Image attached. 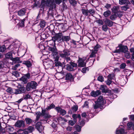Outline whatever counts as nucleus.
Segmentation results:
<instances>
[{"mask_svg":"<svg viewBox=\"0 0 134 134\" xmlns=\"http://www.w3.org/2000/svg\"><path fill=\"white\" fill-rule=\"evenodd\" d=\"M55 38L52 37V39L47 42V45L49 47L48 49L50 51L49 53H51L54 59L55 66L58 67L62 68L61 63L59 62L58 60L59 58V55L58 54L57 50L55 46Z\"/></svg>","mask_w":134,"mask_h":134,"instance_id":"nucleus-1","label":"nucleus"},{"mask_svg":"<svg viewBox=\"0 0 134 134\" xmlns=\"http://www.w3.org/2000/svg\"><path fill=\"white\" fill-rule=\"evenodd\" d=\"M127 130H125L122 128H119L117 129L116 131V134H129L127 130L134 131V124L131 122H129L127 124Z\"/></svg>","mask_w":134,"mask_h":134,"instance_id":"nucleus-2","label":"nucleus"},{"mask_svg":"<svg viewBox=\"0 0 134 134\" xmlns=\"http://www.w3.org/2000/svg\"><path fill=\"white\" fill-rule=\"evenodd\" d=\"M47 111V110L46 109H42L41 111V116H43V118L45 119L42 120L41 121L42 122L43 121L44 123H48L49 121L48 119L51 118V116L49 114V113Z\"/></svg>","mask_w":134,"mask_h":134,"instance_id":"nucleus-3","label":"nucleus"},{"mask_svg":"<svg viewBox=\"0 0 134 134\" xmlns=\"http://www.w3.org/2000/svg\"><path fill=\"white\" fill-rule=\"evenodd\" d=\"M37 85V84L36 82L31 81L27 83L26 86V90L29 91L32 89H35Z\"/></svg>","mask_w":134,"mask_h":134,"instance_id":"nucleus-4","label":"nucleus"},{"mask_svg":"<svg viewBox=\"0 0 134 134\" xmlns=\"http://www.w3.org/2000/svg\"><path fill=\"white\" fill-rule=\"evenodd\" d=\"M53 3L52 2L51 0H42L41 2V5L43 6H47L49 7L52 8H55L56 7V5L54 4L53 5Z\"/></svg>","mask_w":134,"mask_h":134,"instance_id":"nucleus-5","label":"nucleus"},{"mask_svg":"<svg viewBox=\"0 0 134 134\" xmlns=\"http://www.w3.org/2000/svg\"><path fill=\"white\" fill-rule=\"evenodd\" d=\"M128 51V48L126 46H122L119 47V49H116L113 51L114 53H120L123 52L125 53Z\"/></svg>","mask_w":134,"mask_h":134,"instance_id":"nucleus-6","label":"nucleus"},{"mask_svg":"<svg viewBox=\"0 0 134 134\" xmlns=\"http://www.w3.org/2000/svg\"><path fill=\"white\" fill-rule=\"evenodd\" d=\"M53 61L49 59L46 60L43 62L44 65L46 68H52L53 66Z\"/></svg>","mask_w":134,"mask_h":134,"instance_id":"nucleus-7","label":"nucleus"},{"mask_svg":"<svg viewBox=\"0 0 134 134\" xmlns=\"http://www.w3.org/2000/svg\"><path fill=\"white\" fill-rule=\"evenodd\" d=\"M25 88L24 87H22L16 89H13L14 94H16L25 93Z\"/></svg>","mask_w":134,"mask_h":134,"instance_id":"nucleus-8","label":"nucleus"},{"mask_svg":"<svg viewBox=\"0 0 134 134\" xmlns=\"http://www.w3.org/2000/svg\"><path fill=\"white\" fill-rule=\"evenodd\" d=\"M59 55L62 58L67 57L70 55V52L68 49H65L62 52L60 53Z\"/></svg>","mask_w":134,"mask_h":134,"instance_id":"nucleus-9","label":"nucleus"},{"mask_svg":"<svg viewBox=\"0 0 134 134\" xmlns=\"http://www.w3.org/2000/svg\"><path fill=\"white\" fill-rule=\"evenodd\" d=\"M85 58H79L78 65L79 66L83 67L85 66L86 63L85 62Z\"/></svg>","mask_w":134,"mask_h":134,"instance_id":"nucleus-10","label":"nucleus"},{"mask_svg":"<svg viewBox=\"0 0 134 134\" xmlns=\"http://www.w3.org/2000/svg\"><path fill=\"white\" fill-rule=\"evenodd\" d=\"M15 126L19 128L24 127L25 126V124L24 121L18 120L15 123Z\"/></svg>","mask_w":134,"mask_h":134,"instance_id":"nucleus-11","label":"nucleus"},{"mask_svg":"<svg viewBox=\"0 0 134 134\" xmlns=\"http://www.w3.org/2000/svg\"><path fill=\"white\" fill-rule=\"evenodd\" d=\"M63 37L62 33L60 32L57 34L55 37H54V38H55V41L57 40L58 42L60 43L62 42Z\"/></svg>","mask_w":134,"mask_h":134,"instance_id":"nucleus-12","label":"nucleus"},{"mask_svg":"<svg viewBox=\"0 0 134 134\" xmlns=\"http://www.w3.org/2000/svg\"><path fill=\"white\" fill-rule=\"evenodd\" d=\"M68 64L66 65V69L69 71H72L73 70V68L77 66V65L75 63H73Z\"/></svg>","mask_w":134,"mask_h":134,"instance_id":"nucleus-13","label":"nucleus"},{"mask_svg":"<svg viewBox=\"0 0 134 134\" xmlns=\"http://www.w3.org/2000/svg\"><path fill=\"white\" fill-rule=\"evenodd\" d=\"M36 129L40 132H41L43 130L44 127L42 125L40 122H37L35 125Z\"/></svg>","mask_w":134,"mask_h":134,"instance_id":"nucleus-14","label":"nucleus"},{"mask_svg":"<svg viewBox=\"0 0 134 134\" xmlns=\"http://www.w3.org/2000/svg\"><path fill=\"white\" fill-rule=\"evenodd\" d=\"M97 101L100 104L101 106H103V105L106 103L105 100L103 98L102 96L99 97L97 100Z\"/></svg>","mask_w":134,"mask_h":134,"instance_id":"nucleus-15","label":"nucleus"},{"mask_svg":"<svg viewBox=\"0 0 134 134\" xmlns=\"http://www.w3.org/2000/svg\"><path fill=\"white\" fill-rule=\"evenodd\" d=\"M55 110L58 113H60L61 115H64L66 113V111L62 109V108L59 107H57L55 108Z\"/></svg>","mask_w":134,"mask_h":134,"instance_id":"nucleus-16","label":"nucleus"},{"mask_svg":"<svg viewBox=\"0 0 134 134\" xmlns=\"http://www.w3.org/2000/svg\"><path fill=\"white\" fill-rule=\"evenodd\" d=\"M121 83L122 85H125L127 81V78L126 76L122 75L121 76Z\"/></svg>","mask_w":134,"mask_h":134,"instance_id":"nucleus-17","label":"nucleus"},{"mask_svg":"<svg viewBox=\"0 0 134 134\" xmlns=\"http://www.w3.org/2000/svg\"><path fill=\"white\" fill-rule=\"evenodd\" d=\"M101 93V91L100 90H98L96 91H93L91 93V94L92 96L96 97L98 96Z\"/></svg>","mask_w":134,"mask_h":134,"instance_id":"nucleus-18","label":"nucleus"},{"mask_svg":"<svg viewBox=\"0 0 134 134\" xmlns=\"http://www.w3.org/2000/svg\"><path fill=\"white\" fill-rule=\"evenodd\" d=\"M104 22L105 25L107 26L108 25L109 27H111L113 25V22L109 19H105Z\"/></svg>","mask_w":134,"mask_h":134,"instance_id":"nucleus-19","label":"nucleus"},{"mask_svg":"<svg viewBox=\"0 0 134 134\" xmlns=\"http://www.w3.org/2000/svg\"><path fill=\"white\" fill-rule=\"evenodd\" d=\"M100 104H99L97 101L95 102V103L94 104L93 107L95 109H97L99 108L101 109L103 107L102 106H101Z\"/></svg>","mask_w":134,"mask_h":134,"instance_id":"nucleus-20","label":"nucleus"},{"mask_svg":"<svg viewBox=\"0 0 134 134\" xmlns=\"http://www.w3.org/2000/svg\"><path fill=\"white\" fill-rule=\"evenodd\" d=\"M27 10L26 8H23L20 10L18 12V14L20 16H23L26 13Z\"/></svg>","mask_w":134,"mask_h":134,"instance_id":"nucleus-21","label":"nucleus"},{"mask_svg":"<svg viewBox=\"0 0 134 134\" xmlns=\"http://www.w3.org/2000/svg\"><path fill=\"white\" fill-rule=\"evenodd\" d=\"M26 124L29 125L33 122V121L31 118H25V120Z\"/></svg>","mask_w":134,"mask_h":134,"instance_id":"nucleus-22","label":"nucleus"},{"mask_svg":"<svg viewBox=\"0 0 134 134\" xmlns=\"http://www.w3.org/2000/svg\"><path fill=\"white\" fill-rule=\"evenodd\" d=\"M5 129L7 131L9 132H11L14 130L13 128L9 125H6L5 127Z\"/></svg>","mask_w":134,"mask_h":134,"instance_id":"nucleus-23","label":"nucleus"},{"mask_svg":"<svg viewBox=\"0 0 134 134\" xmlns=\"http://www.w3.org/2000/svg\"><path fill=\"white\" fill-rule=\"evenodd\" d=\"M5 58L8 59H10L12 60L13 58L12 53L10 52H8L5 55Z\"/></svg>","mask_w":134,"mask_h":134,"instance_id":"nucleus-24","label":"nucleus"},{"mask_svg":"<svg viewBox=\"0 0 134 134\" xmlns=\"http://www.w3.org/2000/svg\"><path fill=\"white\" fill-rule=\"evenodd\" d=\"M23 64L26 65L28 68L30 67L32 65L30 61L28 60L24 61Z\"/></svg>","mask_w":134,"mask_h":134,"instance_id":"nucleus-25","label":"nucleus"},{"mask_svg":"<svg viewBox=\"0 0 134 134\" xmlns=\"http://www.w3.org/2000/svg\"><path fill=\"white\" fill-rule=\"evenodd\" d=\"M72 117L74 119V120L75 122L77 121L76 119L77 118H79L80 119L81 118V115L80 114L77 115V114H74L72 115Z\"/></svg>","mask_w":134,"mask_h":134,"instance_id":"nucleus-26","label":"nucleus"},{"mask_svg":"<svg viewBox=\"0 0 134 134\" xmlns=\"http://www.w3.org/2000/svg\"><path fill=\"white\" fill-rule=\"evenodd\" d=\"M82 14L85 16H87L89 15L88 10L83 8L81 9Z\"/></svg>","mask_w":134,"mask_h":134,"instance_id":"nucleus-27","label":"nucleus"},{"mask_svg":"<svg viewBox=\"0 0 134 134\" xmlns=\"http://www.w3.org/2000/svg\"><path fill=\"white\" fill-rule=\"evenodd\" d=\"M66 80H73V76L70 73H67L66 75Z\"/></svg>","mask_w":134,"mask_h":134,"instance_id":"nucleus-28","label":"nucleus"},{"mask_svg":"<svg viewBox=\"0 0 134 134\" xmlns=\"http://www.w3.org/2000/svg\"><path fill=\"white\" fill-rule=\"evenodd\" d=\"M106 86L104 85H101L100 86V89L102 90V92H107V90L106 88Z\"/></svg>","mask_w":134,"mask_h":134,"instance_id":"nucleus-29","label":"nucleus"},{"mask_svg":"<svg viewBox=\"0 0 134 134\" xmlns=\"http://www.w3.org/2000/svg\"><path fill=\"white\" fill-rule=\"evenodd\" d=\"M70 39V37L69 36H63L62 37V42L66 41H68Z\"/></svg>","mask_w":134,"mask_h":134,"instance_id":"nucleus-30","label":"nucleus"},{"mask_svg":"<svg viewBox=\"0 0 134 134\" xmlns=\"http://www.w3.org/2000/svg\"><path fill=\"white\" fill-rule=\"evenodd\" d=\"M69 2L70 4L72 6H75L77 3V2L75 0H69Z\"/></svg>","mask_w":134,"mask_h":134,"instance_id":"nucleus-31","label":"nucleus"},{"mask_svg":"<svg viewBox=\"0 0 134 134\" xmlns=\"http://www.w3.org/2000/svg\"><path fill=\"white\" fill-rule=\"evenodd\" d=\"M36 115V121H37L40 118V117L41 116V113L40 111L37 112L35 113Z\"/></svg>","mask_w":134,"mask_h":134,"instance_id":"nucleus-32","label":"nucleus"},{"mask_svg":"<svg viewBox=\"0 0 134 134\" xmlns=\"http://www.w3.org/2000/svg\"><path fill=\"white\" fill-rule=\"evenodd\" d=\"M39 25L41 27L43 28L46 25V23L44 20H41L40 21Z\"/></svg>","mask_w":134,"mask_h":134,"instance_id":"nucleus-33","label":"nucleus"},{"mask_svg":"<svg viewBox=\"0 0 134 134\" xmlns=\"http://www.w3.org/2000/svg\"><path fill=\"white\" fill-rule=\"evenodd\" d=\"M20 80L22 81L24 83H26L28 81L27 78L25 76L22 77L20 79Z\"/></svg>","mask_w":134,"mask_h":134,"instance_id":"nucleus-34","label":"nucleus"},{"mask_svg":"<svg viewBox=\"0 0 134 134\" xmlns=\"http://www.w3.org/2000/svg\"><path fill=\"white\" fill-rule=\"evenodd\" d=\"M7 92L12 94H14V91H13V89H12L11 87H9L7 90Z\"/></svg>","mask_w":134,"mask_h":134,"instance_id":"nucleus-35","label":"nucleus"},{"mask_svg":"<svg viewBox=\"0 0 134 134\" xmlns=\"http://www.w3.org/2000/svg\"><path fill=\"white\" fill-rule=\"evenodd\" d=\"M111 12L110 10H107L104 12L103 13V15L105 17L108 16L110 14Z\"/></svg>","mask_w":134,"mask_h":134,"instance_id":"nucleus-36","label":"nucleus"},{"mask_svg":"<svg viewBox=\"0 0 134 134\" xmlns=\"http://www.w3.org/2000/svg\"><path fill=\"white\" fill-rule=\"evenodd\" d=\"M26 130L28 131V132L31 133L34 130V128L32 126H29Z\"/></svg>","mask_w":134,"mask_h":134,"instance_id":"nucleus-37","label":"nucleus"},{"mask_svg":"<svg viewBox=\"0 0 134 134\" xmlns=\"http://www.w3.org/2000/svg\"><path fill=\"white\" fill-rule=\"evenodd\" d=\"M119 8L118 6H114L112 9L113 12L115 13L118 11Z\"/></svg>","mask_w":134,"mask_h":134,"instance_id":"nucleus-38","label":"nucleus"},{"mask_svg":"<svg viewBox=\"0 0 134 134\" xmlns=\"http://www.w3.org/2000/svg\"><path fill=\"white\" fill-rule=\"evenodd\" d=\"M55 107V105L53 104H52L50 106H48L45 109L47 110H48L54 108Z\"/></svg>","mask_w":134,"mask_h":134,"instance_id":"nucleus-39","label":"nucleus"},{"mask_svg":"<svg viewBox=\"0 0 134 134\" xmlns=\"http://www.w3.org/2000/svg\"><path fill=\"white\" fill-rule=\"evenodd\" d=\"M6 48L5 45H3L0 47V52H3L6 50Z\"/></svg>","mask_w":134,"mask_h":134,"instance_id":"nucleus-40","label":"nucleus"},{"mask_svg":"<svg viewBox=\"0 0 134 134\" xmlns=\"http://www.w3.org/2000/svg\"><path fill=\"white\" fill-rule=\"evenodd\" d=\"M72 127L68 126V127H66L64 129V131H67L68 132L71 131L72 130Z\"/></svg>","mask_w":134,"mask_h":134,"instance_id":"nucleus-41","label":"nucleus"},{"mask_svg":"<svg viewBox=\"0 0 134 134\" xmlns=\"http://www.w3.org/2000/svg\"><path fill=\"white\" fill-rule=\"evenodd\" d=\"M117 16L115 13L114 14L111 15L110 17V19L111 20H115L117 18Z\"/></svg>","mask_w":134,"mask_h":134,"instance_id":"nucleus-42","label":"nucleus"},{"mask_svg":"<svg viewBox=\"0 0 134 134\" xmlns=\"http://www.w3.org/2000/svg\"><path fill=\"white\" fill-rule=\"evenodd\" d=\"M12 74V75H14L16 77H17L19 76V74L18 72L16 71L13 72Z\"/></svg>","mask_w":134,"mask_h":134,"instance_id":"nucleus-43","label":"nucleus"},{"mask_svg":"<svg viewBox=\"0 0 134 134\" xmlns=\"http://www.w3.org/2000/svg\"><path fill=\"white\" fill-rule=\"evenodd\" d=\"M64 58L65 59V60H66V61L67 62L69 63L70 64L74 63L73 62H71V59L70 57H69V56L67 57H65Z\"/></svg>","mask_w":134,"mask_h":134,"instance_id":"nucleus-44","label":"nucleus"},{"mask_svg":"<svg viewBox=\"0 0 134 134\" xmlns=\"http://www.w3.org/2000/svg\"><path fill=\"white\" fill-rule=\"evenodd\" d=\"M108 78L111 80L114 79V76L113 74H109L108 76Z\"/></svg>","mask_w":134,"mask_h":134,"instance_id":"nucleus-45","label":"nucleus"},{"mask_svg":"<svg viewBox=\"0 0 134 134\" xmlns=\"http://www.w3.org/2000/svg\"><path fill=\"white\" fill-rule=\"evenodd\" d=\"M108 28L107 26L106 25H103L102 26V30L106 32L108 30Z\"/></svg>","mask_w":134,"mask_h":134,"instance_id":"nucleus-46","label":"nucleus"},{"mask_svg":"<svg viewBox=\"0 0 134 134\" xmlns=\"http://www.w3.org/2000/svg\"><path fill=\"white\" fill-rule=\"evenodd\" d=\"M25 20L24 19H23L19 23V26L21 27H23L24 26V21Z\"/></svg>","mask_w":134,"mask_h":134,"instance_id":"nucleus-47","label":"nucleus"},{"mask_svg":"<svg viewBox=\"0 0 134 134\" xmlns=\"http://www.w3.org/2000/svg\"><path fill=\"white\" fill-rule=\"evenodd\" d=\"M15 45V43H13L11 44L8 48L9 49L13 51L14 49V46Z\"/></svg>","mask_w":134,"mask_h":134,"instance_id":"nucleus-48","label":"nucleus"},{"mask_svg":"<svg viewBox=\"0 0 134 134\" xmlns=\"http://www.w3.org/2000/svg\"><path fill=\"white\" fill-rule=\"evenodd\" d=\"M30 97V94H25L24 96L23 97V99L25 100H27L28 99H29Z\"/></svg>","mask_w":134,"mask_h":134,"instance_id":"nucleus-49","label":"nucleus"},{"mask_svg":"<svg viewBox=\"0 0 134 134\" xmlns=\"http://www.w3.org/2000/svg\"><path fill=\"white\" fill-rule=\"evenodd\" d=\"M125 53V57H126V58L129 59L130 58V53L129 52H128V51L126 52V53Z\"/></svg>","mask_w":134,"mask_h":134,"instance_id":"nucleus-50","label":"nucleus"},{"mask_svg":"<svg viewBox=\"0 0 134 134\" xmlns=\"http://www.w3.org/2000/svg\"><path fill=\"white\" fill-rule=\"evenodd\" d=\"M126 2V0H119V4L121 5L125 4Z\"/></svg>","mask_w":134,"mask_h":134,"instance_id":"nucleus-51","label":"nucleus"},{"mask_svg":"<svg viewBox=\"0 0 134 134\" xmlns=\"http://www.w3.org/2000/svg\"><path fill=\"white\" fill-rule=\"evenodd\" d=\"M76 130L78 132H80L81 131V127L78 125H77L75 126Z\"/></svg>","mask_w":134,"mask_h":134,"instance_id":"nucleus-52","label":"nucleus"},{"mask_svg":"<svg viewBox=\"0 0 134 134\" xmlns=\"http://www.w3.org/2000/svg\"><path fill=\"white\" fill-rule=\"evenodd\" d=\"M72 109L74 111L76 112L78 109V107L77 105H74L72 107Z\"/></svg>","mask_w":134,"mask_h":134,"instance_id":"nucleus-53","label":"nucleus"},{"mask_svg":"<svg viewBox=\"0 0 134 134\" xmlns=\"http://www.w3.org/2000/svg\"><path fill=\"white\" fill-rule=\"evenodd\" d=\"M98 80L102 82L104 81V78L102 76H99L98 78Z\"/></svg>","mask_w":134,"mask_h":134,"instance_id":"nucleus-54","label":"nucleus"},{"mask_svg":"<svg viewBox=\"0 0 134 134\" xmlns=\"http://www.w3.org/2000/svg\"><path fill=\"white\" fill-rule=\"evenodd\" d=\"M100 47V46L97 44V45L94 47V50L96 52H97V51L98 50V49Z\"/></svg>","mask_w":134,"mask_h":134,"instance_id":"nucleus-55","label":"nucleus"},{"mask_svg":"<svg viewBox=\"0 0 134 134\" xmlns=\"http://www.w3.org/2000/svg\"><path fill=\"white\" fill-rule=\"evenodd\" d=\"M97 53V52L94 51V50L93 51L91 54L90 55V57H94L95 56V54Z\"/></svg>","mask_w":134,"mask_h":134,"instance_id":"nucleus-56","label":"nucleus"},{"mask_svg":"<svg viewBox=\"0 0 134 134\" xmlns=\"http://www.w3.org/2000/svg\"><path fill=\"white\" fill-rule=\"evenodd\" d=\"M87 115L88 116H89L88 112H87V113H86L85 112H84L81 114V116L82 117L85 118Z\"/></svg>","mask_w":134,"mask_h":134,"instance_id":"nucleus-57","label":"nucleus"},{"mask_svg":"<svg viewBox=\"0 0 134 134\" xmlns=\"http://www.w3.org/2000/svg\"><path fill=\"white\" fill-rule=\"evenodd\" d=\"M112 81L111 80L109 79L108 78V80L105 81V82L107 85H109L111 83Z\"/></svg>","mask_w":134,"mask_h":134,"instance_id":"nucleus-58","label":"nucleus"},{"mask_svg":"<svg viewBox=\"0 0 134 134\" xmlns=\"http://www.w3.org/2000/svg\"><path fill=\"white\" fill-rule=\"evenodd\" d=\"M115 14L116 15L117 17H121L122 16V14L121 13L118 11L115 13Z\"/></svg>","mask_w":134,"mask_h":134,"instance_id":"nucleus-59","label":"nucleus"},{"mask_svg":"<svg viewBox=\"0 0 134 134\" xmlns=\"http://www.w3.org/2000/svg\"><path fill=\"white\" fill-rule=\"evenodd\" d=\"M88 13L91 14H93L95 13V12L94 10L93 9H90L88 10Z\"/></svg>","mask_w":134,"mask_h":134,"instance_id":"nucleus-60","label":"nucleus"},{"mask_svg":"<svg viewBox=\"0 0 134 134\" xmlns=\"http://www.w3.org/2000/svg\"><path fill=\"white\" fill-rule=\"evenodd\" d=\"M129 8V7L127 5L125 6L121 7L122 9L125 11L127 10Z\"/></svg>","mask_w":134,"mask_h":134,"instance_id":"nucleus-61","label":"nucleus"},{"mask_svg":"<svg viewBox=\"0 0 134 134\" xmlns=\"http://www.w3.org/2000/svg\"><path fill=\"white\" fill-rule=\"evenodd\" d=\"M126 65L125 63H123L120 65V68L121 69H124Z\"/></svg>","mask_w":134,"mask_h":134,"instance_id":"nucleus-62","label":"nucleus"},{"mask_svg":"<svg viewBox=\"0 0 134 134\" xmlns=\"http://www.w3.org/2000/svg\"><path fill=\"white\" fill-rule=\"evenodd\" d=\"M69 124L71 126H73L75 124V122L72 120H70L69 121Z\"/></svg>","mask_w":134,"mask_h":134,"instance_id":"nucleus-63","label":"nucleus"},{"mask_svg":"<svg viewBox=\"0 0 134 134\" xmlns=\"http://www.w3.org/2000/svg\"><path fill=\"white\" fill-rule=\"evenodd\" d=\"M97 22L99 24H100L101 25H103V21L100 19H98L97 21Z\"/></svg>","mask_w":134,"mask_h":134,"instance_id":"nucleus-64","label":"nucleus"}]
</instances>
